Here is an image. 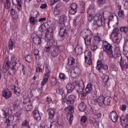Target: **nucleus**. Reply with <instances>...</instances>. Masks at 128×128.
<instances>
[{
    "mask_svg": "<svg viewBox=\"0 0 128 128\" xmlns=\"http://www.w3.org/2000/svg\"><path fill=\"white\" fill-rule=\"evenodd\" d=\"M20 61L16 57H12L10 61L6 58L2 66L3 72H6L8 70L10 76H14L20 68Z\"/></svg>",
    "mask_w": 128,
    "mask_h": 128,
    "instance_id": "f257e3e1",
    "label": "nucleus"
},
{
    "mask_svg": "<svg viewBox=\"0 0 128 128\" xmlns=\"http://www.w3.org/2000/svg\"><path fill=\"white\" fill-rule=\"evenodd\" d=\"M66 100V104L69 106L65 109L66 112H67L66 118L67 120H69L70 123L72 124V120H74V115H72V114L74 112V106H72V104H74L76 96L74 95H70L68 98H66V96H64L63 100Z\"/></svg>",
    "mask_w": 128,
    "mask_h": 128,
    "instance_id": "f03ea898",
    "label": "nucleus"
},
{
    "mask_svg": "<svg viewBox=\"0 0 128 128\" xmlns=\"http://www.w3.org/2000/svg\"><path fill=\"white\" fill-rule=\"evenodd\" d=\"M103 45L104 48V51L106 52L110 58H116L120 56V54H118V52H116L114 54H113L112 46L108 43V42L104 41L103 42Z\"/></svg>",
    "mask_w": 128,
    "mask_h": 128,
    "instance_id": "7ed1b4c3",
    "label": "nucleus"
},
{
    "mask_svg": "<svg viewBox=\"0 0 128 128\" xmlns=\"http://www.w3.org/2000/svg\"><path fill=\"white\" fill-rule=\"evenodd\" d=\"M53 49V50H52ZM44 50L46 52H50L52 50L51 52V56L52 58H56L58 56V54L60 53V51L58 50V48L54 46V42H50L45 46V48H44Z\"/></svg>",
    "mask_w": 128,
    "mask_h": 128,
    "instance_id": "20e7f679",
    "label": "nucleus"
},
{
    "mask_svg": "<svg viewBox=\"0 0 128 128\" xmlns=\"http://www.w3.org/2000/svg\"><path fill=\"white\" fill-rule=\"evenodd\" d=\"M73 84L75 86V88L78 94H82L84 92V84L82 80L74 81L73 82Z\"/></svg>",
    "mask_w": 128,
    "mask_h": 128,
    "instance_id": "39448f33",
    "label": "nucleus"
},
{
    "mask_svg": "<svg viewBox=\"0 0 128 128\" xmlns=\"http://www.w3.org/2000/svg\"><path fill=\"white\" fill-rule=\"evenodd\" d=\"M111 36L116 42H120L122 36L120 33V29L118 28H114Z\"/></svg>",
    "mask_w": 128,
    "mask_h": 128,
    "instance_id": "423d86ee",
    "label": "nucleus"
},
{
    "mask_svg": "<svg viewBox=\"0 0 128 128\" xmlns=\"http://www.w3.org/2000/svg\"><path fill=\"white\" fill-rule=\"evenodd\" d=\"M68 28L65 26H62L60 28L58 36L61 42L64 40V39L66 38V36H68Z\"/></svg>",
    "mask_w": 128,
    "mask_h": 128,
    "instance_id": "0eeeda50",
    "label": "nucleus"
},
{
    "mask_svg": "<svg viewBox=\"0 0 128 128\" xmlns=\"http://www.w3.org/2000/svg\"><path fill=\"white\" fill-rule=\"evenodd\" d=\"M48 26V24L47 22L45 24H42L38 28V31H34V32H35L36 34H38L39 36H43L42 33L46 31V30H52V28L50 27H46Z\"/></svg>",
    "mask_w": 128,
    "mask_h": 128,
    "instance_id": "6e6552de",
    "label": "nucleus"
},
{
    "mask_svg": "<svg viewBox=\"0 0 128 128\" xmlns=\"http://www.w3.org/2000/svg\"><path fill=\"white\" fill-rule=\"evenodd\" d=\"M94 24H96L98 26H104V22L102 20V14H97L94 17Z\"/></svg>",
    "mask_w": 128,
    "mask_h": 128,
    "instance_id": "1a4fd4ad",
    "label": "nucleus"
},
{
    "mask_svg": "<svg viewBox=\"0 0 128 128\" xmlns=\"http://www.w3.org/2000/svg\"><path fill=\"white\" fill-rule=\"evenodd\" d=\"M32 38L33 39V42L34 44H42V35L40 36L35 32H33Z\"/></svg>",
    "mask_w": 128,
    "mask_h": 128,
    "instance_id": "9d476101",
    "label": "nucleus"
},
{
    "mask_svg": "<svg viewBox=\"0 0 128 128\" xmlns=\"http://www.w3.org/2000/svg\"><path fill=\"white\" fill-rule=\"evenodd\" d=\"M120 58L119 62L120 66L122 70H126L128 68V60H126L124 57L120 55Z\"/></svg>",
    "mask_w": 128,
    "mask_h": 128,
    "instance_id": "9b49d317",
    "label": "nucleus"
},
{
    "mask_svg": "<svg viewBox=\"0 0 128 128\" xmlns=\"http://www.w3.org/2000/svg\"><path fill=\"white\" fill-rule=\"evenodd\" d=\"M48 29L46 32L45 34V40L46 42H50L54 38V33L52 32V29Z\"/></svg>",
    "mask_w": 128,
    "mask_h": 128,
    "instance_id": "f8f14e48",
    "label": "nucleus"
},
{
    "mask_svg": "<svg viewBox=\"0 0 128 128\" xmlns=\"http://www.w3.org/2000/svg\"><path fill=\"white\" fill-rule=\"evenodd\" d=\"M120 121L122 128H126V126H128V114H126V116L122 115L120 118Z\"/></svg>",
    "mask_w": 128,
    "mask_h": 128,
    "instance_id": "ddd939ff",
    "label": "nucleus"
},
{
    "mask_svg": "<svg viewBox=\"0 0 128 128\" xmlns=\"http://www.w3.org/2000/svg\"><path fill=\"white\" fill-rule=\"evenodd\" d=\"M81 34L84 38L92 36V32L88 28L83 30L81 32Z\"/></svg>",
    "mask_w": 128,
    "mask_h": 128,
    "instance_id": "4468645a",
    "label": "nucleus"
},
{
    "mask_svg": "<svg viewBox=\"0 0 128 128\" xmlns=\"http://www.w3.org/2000/svg\"><path fill=\"white\" fill-rule=\"evenodd\" d=\"M109 118L111 119L113 122H118V113L114 111L111 112L109 115Z\"/></svg>",
    "mask_w": 128,
    "mask_h": 128,
    "instance_id": "2eb2a0df",
    "label": "nucleus"
},
{
    "mask_svg": "<svg viewBox=\"0 0 128 128\" xmlns=\"http://www.w3.org/2000/svg\"><path fill=\"white\" fill-rule=\"evenodd\" d=\"M72 70L76 74H80V64L78 62V61L76 62L74 64H73V66H72Z\"/></svg>",
    "mask_w": 128,
    "mask_h": 128,
    "instance_id": "dca6fc26",
    "label": "nucleus"
},
{
    "mask_svg": "<svg viewBox=\"0 0 128 128\" xmlns=\"http://www.w3.org/2000/svg\"><path fill=\"white\" fill-rule=\"evenodd\" d=\"M66 88L68 94H72L74 88H76V86L74 84V82L72 83L69 82L66 85Z\"/></svg>",
    "mask_w": 128,
    "mask_h": 128,
    "instance_id": "f3484780",
    "label": "nucleus"
},
{
    "mask_svg": "<svg viewBox=\"0 0 128 128\" xmlns=\"http://www.w3.org/2000/svg\"><path fill=\"white\" fill-rule=\"evenodd\" d=\"M2 95L4 98L6 100H8V98H12V91L6 90H4L2 92Z\"/></svg>",
    "mask_w": 128,
    "mask_h": 128,
    "instance_id": "a211bd4d",
    "label": "nucleus"
},
{
    "mask_svg": "<svg viewBox=\"0 0 128 128\" xmlns=\"http://www.w3.org/2000/svg\"><path fill=\"white\" fill-rule=\"evenodd\" d=\"M33 116L37 122H40L42 118L40 117V112L38 110V108H35L33 112Z\"/></svg>",
    "mask_w": 128,
    "mask_h": 128,
    "instance_id": "6ab92c4d",
    "label": "nucleus"
},
{
    "mask_svg": "<svg viewBox=\"0 0 128 128\" xmlns=\"http://www.w3.org/2000/svg\"><path fill=\"white\" fill-rule=\"evenodd\" d=\"M23 103L24 108H26L28 112H30L31 110H32V108H34L32 107V102H26V100H24V101Z\"/></svg>",
    "mask_w": 128,
    "mask_h": 128,
    "instance_id": "aec40b11",
    "label": "nucleus"
},
{
    "mask_svg": "<svg viewBox=\"0 0 128 128\" xmlns=\"http://www.w3.org/2000/svg\"><path fill=\"white\" fill-rule=\"evenodd\" d=\"M105 98L106 97L104 96H100L98 97L96 100L98 106H104Z\"/></svg>",
    "mask_w": 128,
    "mask_h": 128,
    "instance_id": "412c9836",
    "label": "nucleus"
},
{
    "mask_svg": "<svg viewBox=\"0 0 128 128\" xmlns=\"http://www.w3.org/2000/svg\"><path fill=\"white\" fill-rule=\"evenodd\" d=\"M48 119L52 120L54 118V115L56 114V111L52 108H50L48 110Z\"/></svg>",
    "mask_w": 128,
    "mask_h": 128,
    "instance_id": "4be33fe9",
    "label": "nucleus"
},
{
    "mask_svg": "<svg viewBox=\"0 0 128 128\" xmlns=\"http://www.w3.org/2000/svg\"><path fill=\"white\" fill-rule=\"evenodd\" d=\"M88 14V22H92L94 20V17H92V16L94 14L92 12V10L91 9H88L87 11Z\"/></svg>",
    "mask_w": 128,
    "mask_h": 128,
    "instance_id": "5701e85b",
    "label": "nucleus"
},
{
    "mask_svg": "<svg viewBox=\"0 0 128 128\" xmlns=\"http://www.w3.org/2000/svg\"><path fill=\"white\" fill-rule=\"evenodd\" d=\"M85 90L88 94H92V82H88L87 84Z\"/></svg>",
    "mask_w": 128,
    "mask_h": 128,
    "instance_id": "b1692460",
    "label": "nucleus"
},
{
    "mask_svg": "<svg viewBox=\"0 0 128 128\" xmlns=\"http://www.w3.org/2000/svg\"><path fill=\"white\" fill-rule=\"evenodd\" d=\"M92 36H90V37L85 38H84L85 44L86 46H90L92 44Z\"/></svg>",
    "mask_w": 128,
    "mask_h": 128,
    "instance_id": "393cba45",
    "label": "nucleus"
},
{
    "mask_svg": "<svg viewBox=\"0 0 128 128\" xmlns=\"http://www.w3.org/2000/svg\"><path fill=\"white\" fill-rule=\"evenodd\" d=\"M15 44L16 43L12 41V40L10 39L8 43V46L9 50H12L13 48H16Z\"/></svg>",
    "mask_w": 128,
    "mask_h": 128,
    "instance_id": "a878e982",
    "label": "nucleus"
},
{
    "mask_svg": "<svg viewBox=\"0 0 128 128\" xmlns=\"http://www.w3.org/2000/svg\"><path fill=\"white\" fill-rule=\"evenodd\" d=\"M102 78L104 84V86H108V80H110V76L104 74L102 76Z\"/></svg>",
    "mask_w": 128,
    "mask_h": 128,
    "instance_id": "bb28decb",
    "label": "nucleus"
},
{
    "mask_svg": "<svg viewBox=\"0 0 128 128\" xmlns=\"http://www.w3.org/2000/svg\"><path fill=\"white\" fill-rule=\"evenodd\" d=\"M75 52L78 55L82 54V47H81L80 45H78L75 48Z\"/></svg>",
    "mask_w": 128,
    "mask_h": 128,
    "instance_id": "cd10ccee",
    "label": "nucleus"
},
{
    "mask_svg": "<svg viewBox=\"0 0 128 128\" xmlns=\"http://www.w3.org/2000/svg\"><path fill=\"white\" fill-rule=\"evenodd\" d=\"M84 56L85 62H86V60H88V58H92V52L90 50L85 51Z\"/></svg>",
    "mask_w": 128,
    "mask_h": 128,
    "instance_id": "c85d7f7f",
    "label": "nucleus"
},
{
    "mask_svg": "<svg viewBox=\"0 0 128 128\" xmlns=\"http://www.w3.org/2000/svg\"><path fill=\"white\" fill-rule=\"evenodd\" d=\"M76 62L78 61H76L74 58L69 57L68 58V66H73V64H76Z\"/></svg>",
    "mask_w": 128,
    "mask_h": 128,
    "instance_id": "c756f323",
    "label": "nucleus"
},
{
    "mask_svg": "<svg viewBox=\"0 0 128 128\" xmlns=\"http://www.w3.org/2000/svg\"><path fill=\"white\" fill-rule=\"evenodd\" d=\"M78 108L80 112H84L86 108V104H84V102H81L78 106Z\"/></svg>",
    "mask_w": 128,
    "mask_h": 128,
    "instance_id": "7c9ffc66",
    "label": "nucleus"
},
{
    "mask_svg": "<svg viewBox=\"0 0 128 128\" xmlns=\"http://www.w3.org/2000/svg\"><path fill=\"white\" fill-rule=\"evenodd\" d=\"M110 100H112V98L110 97L105 98L104 103V106H110Z\"/></svg>",
    "mask_w": 128,
    "mask_h": 128,
    "instance_id": "2f4dec72",
    "label": "nucleus"
},
{
    "mask_svg": "<svg viewBox=\"0 0 128 128\" xmlns=\"http://www.w3.org/2000/svg\"><path fill=\"white\" fill-rule=\"evenodd\" d=\"M68 20V17L66 15H63L60 17V22L61 24H64V22H66Z\"/></svg>",
    "mask_w": 128,
    "mask_h": 128,
    "instance_id": "473e14b6",
    "label": "nucleus"
},
{
    "mask_svg": "<svg viewBox=\"0 0 128 128\" xmlns=\"http://www.w3.org/2000/svg\"><path fill=\"white\" fill-rule=\"evenodd\" d=\"M50 84L52 86H56L58 84V80L54 77H52L50 79Z\"/></svg>",
    "mask_w": 128,
    "mask_h": 128,
    "instance_id": "72a5a7b5",
    "label": "nucleus"
},
{
    "mask_svg": "<svg viewBox=\"0 0 128 128\" xmlns=\"http://www.w3.org/2000/svg\"><path fill=\"white\" fill-rule=\"evenodd\" d=\"M12 108L14 110H16V108H18L20 106V101L18 100H16L13 103H12Z\"/></svg>",
    "mask_w": 128,
    "mask_h": 128,
    "instance_id": "f704fd0d",
    "label": "nucleus"
},
{
    "mask_svg": "<svg viewBox=\"0 0 128 128\" xmlns=\"http://www.w3.org/2000/svg\"><path fill=\"white\" fill-rule=\"evenodd\" d=\"M16 2H17V8L18 10H21L22 8V0H16Z\"/></svg>",
    "mask_w": 128,
    "mask_h": 128,
    "instance_id": "c9c22d12",
    "label": "nucleus"
},
{
    "mask_svg": "<svg viewBox=\"0 0 128 128\" xmlns=\"http://www.w3.org/2000/svg\"><path fill=\"white\" fill-rule=\"evenodd\" d=\"M29 20L30 22V24H32V26H34V24L38 22V20H36L32 16L30 17Z\"/></svg>",
    "mask_w": 128,
    "mask_h": 128,
    "instance_id": "e433bc0d",
    "label": "nucleus"
},
{
    "mask_svg": "<svg viewBox=\"0 0 128 128\" xmlns=\"http://www.w3.org/2000/svg\"><path fill=\"white\" fill-rule=\"evenodd\" d=\"M110 13L108 12H104L102 13V16L104 20H106L108 18L110 20V17L109 16Z\"/></svg>",
    "mask_w": 128,
    "mask_h": 128,
    "instance_id": "4c0bfd02",
    "label": "nucleus"
},
{
    "mask_svg": "<svg viewBox=\"0 0 128 128\" xmlns=\"http://www.w3.org/2000/svg\"><path fill=\"white\" fill-rule=\"evenodd\" d=\"M120 32H123V34H126L128 32V27L122 26L120 28Z\"/></svg>",
    "mask_w": 128,
    "mask_h": 128,
    "instance_id": "58836bf2",
    "label": "nucleus"
},
{
    "mask_svg": "<svg viewBox=\"0 0 128 128\" xmlns=\"http://www.w3.org/2000/svg\"><path fill=\"white\" fill-rule=\"evenodd\" d=\"M90 48L91 50L95 52V50H98V44L96 43H92Z\"/></svg>",
    "mask_w": 128,
    "mask_h": 128,
    "instance_id": "ea45409f",
    "label": "nucleus"
},
{
    "mask_svg": "<svg viewBox=\"0 0 128 128\" xmlns=\"http://www.w3.org/2000/svg\"><path fill=\"white\" fill-rule=\"evenodd\" d=\"M6 112L4 111V110H1L0 111V118H6L7 116Z\"/></svg>",
    "mask_w": 128,
    "mask_h": 128,
    "instance_id": "a19ab883",
    "label": "nucleus"
},
{
    "mask_svg": "<svg viewBox=\"0 0 128 128\" xmlns=\"http://www.w3.org/2000/svg\"><path fill=\"white\" fill-rule=\"evenodd\" d=\"M40 51H38L36 49H34V56H36V60H40V54H39Z\"/></svg>",
    "mask_w": 128,
    "mask_h": 128,
    "instance_id": "79ce46f5",
    "label": "nucleus"
},
{
    "mask_svg": "<svg viewBox=\"0 0 128 128\" xmlns=\"http://www.w3.org/2000/svg\"><path fill=\"white\" fill-rule=\"evenodd\" d=\"M11 3L10 0H6V2L4 4V7L6 10H8L10 8Z\"/></svg>",
    "mask_w": 128,
    "mask_h": 128,
    "instance_id": "37998d69",
    "label": "nucleus"
},
{
    "mask_svg": "<svg viewBox=\"0 0 128 128\" xmlns=\"http://www.w3.org/2000/svg\"><path fill=\"white\" fill-rule=\"evenodd\" d=\"M36 72H42L44 70H42V66L40 64H37L36 69Z\"/></svg>",
    "mask_w": 128,
    "mask_h": 128,
    "instance_id": "c03bdc74",
    "label": "nucleus"
},
{
    "mask_svg": "<svg viewBox=\"0 0 128 128\" xmlns=\"http://www.w3.org/2000/svg\"><path fill=\"white\" fill-rule=\"evenodd\" d=\"M43 78V80L42 82V86H44V84H46V82H48V80L50 77L44 76Z\"/></svg>",
    "mask_w": 128,
    "mask_h": 128,
    "instance_id": "a18cd8bd",
    "label": "nucleus"
},
{
    "mask_svg": "<svg viewBox=\"0 0 128 128\" xmlns=\"http://www.w3.org/2000/svg\"><path fill=\"white\" fill-rule=\"evenodd\" d=\"M56 92L58 94H60V96H62V98H64V92L63 90L58 89L56 90Z\"/></svg>",
    "mask_w": 128,
    "mask_h": 128,
    "instance_id": "49530a36",
    "label": "nucleus"
},
{
    "mask_svg": "<svg viewBox=\"0 0 128 128\" xmlns=\"http://www.w3.org/2000/svg\"><path fill=\"white\" fill-rule=\"evenodd\" d=\"M28 121L26 120H23L22 124V126H28V128H30V126H28Z\"/></svg>",
    "mask_w": 128,
    "mask_h": 128,
    "instance_id": "de8ad7c7",
    "label": "nucleus"
},
{
    "mask_svg": "<svg viewBox=\"0 0 128 128\" xmlns=\"http://www.w3.org/2000/svg\"><path fill=\"white\" fill-rule=\"evenodd\" d=\"M78 12V9H74L73 8H70L69 10V14H76Z\"/></svg>",
    "mask_w": 128,
    "mask_h": 128,
    "instance_id": "09e8293b",
    "label": "nucleus"
},
{
    "mask_svg": "<svg viewBox=\"0 0 128 128\" xmlns=\"http://www.w3.org/2000/svg\"><path fill=\"white\" fill-rule=\"evenodd\" d=\"M89 94H90V93H88V92H86L83 94L82 92V94H82L81 98L84 99V98H88V96Z\"/></svg>",
    "mask_w": 128,
    "mask_h": 128,
    "instance_id": "8fccbe9b",
    "label": "nucleus"
},
{
    "mask_svg": "<svg viewBox=\"0 0 128 128\" xmlns=\"http://www.w3.org/2000/svg\"><path fill=\"white\" fill-rule=\"evenodd\" d=\"M61 9H58L56 8H54V16H58L60 14V12Z\"/></svg>",
    "mask_w": 128,
    "mask_h": 128,
    "instance_id": "3c124183",
    "label": "nucleus"
},
{
    "mask_svg": "<svg viewBox=\"0 0 128 128\" xmlns=\"http://www.w3.org/2000/svg\"><path fill=\"white\" fill-rule=\"evenodd\" d=\"M50 70L49 68H46V74H44V76H47L48 78H50Z\"/></svg>",
    "mask_w": 128,
    "mask_h": 128,
    "instance_id": "603ef678",
    "label": "nucleus"
},
{
    "mask_svg": "<svg viewBox=\"0 0 128 128\" xmlns=\"http://www.w3.org/2000/svg\"><path fill=\"white\" fill-rule=\"evenodd\" d=\"M88 122V118L86 116H82L80 119V122L82 124L86 123Z\"/></svg>",
    "mask_w": 128,
    "mask_h": 128,
    "instance_id": "864d4df0",
    "label": "nucleus"
},
{
    "mask_svg": "<svg viewBox=\"0 0 128 128\" xmlns=\"http://www.w3.org/2000/svg\"><path fill=\"white\" fill-rule=\"evenodd\" d=\"M25 60L26 62H32V56L29 55L26 57Z\"/></svg>",
    "mask_w": 128,
    "mask_h": 128,
    "instance_id": "5fc2aeb1",
    "label": "nucleus"
},
{
    "mask_svg": "<svg viewBox=\"0 0 128 128\" xmlns=\"http://www.w3.org/2000/svg\"><path fill=\"white\" fill-rule=\"evenodd\" d=\"M55 47L58 48V50L60 53L62 52L64 50V46H58Z\"/></svg>",
    "mask_w": 128,
    "mask_h": 128,
    "instance_id": "6e6d98bb",
    "label": "nucleus"
},
{
    "mask_svg": "<svg viewBox=\"0 0 128 128\" xmlns=\"http://www.w3.org/2000/svg\"><path fill=\"white\" fill-rule=\"evenodd\" d=\"M118 16L120 18H123L124 16V10H120L118 13Z\"/></svg>",
    "mask_w": 128,
    "mask_h": 128,
    "instance_id": "4d7b16f0",
    "label": "nucleus"
},
{
    "mask_svg": "<svg viewBox=\"0 0 128 128\" xmlns=\"http://www.w3.org/2000/svg\"><path fill=\"white\" fill-rule=\"evenodd\" d=\"M94 40L95 42H100L102 41V38H100V36L98 35H96L94 38Z\"/></svg>",
    "mask_w": 128,
    "mask_h": 128,
    "instance_id": "13d9d810",
    "label": "nucleus"
},
{
    "mask_svg": "<svg viewBox=\"0 0 128 128\" xmlns=\"http://www.w3.org/2000/svg\"><path fill=\"white\" fill-rule=\"evenodd\" d=\"M22 115V112L20 111H18L15 114H14V116L18 118V120L20 118V116Z\"/></svg>",
    "mask_w": 128,
    "mask_h": 128,
    "instance_id": "bf43d9fd",
    "label": "nucleus"
},
{
    "mask_svg": "<svg viewBox=\"0 0 128 128\" xmlns=\"http://www.w3.org/2000/svg\"><path fill=\"white\" fill-rule=\"evenodd\" d=\"M120 110L122 112H126V104H122L120 106Z\"/></svg>",
    "mask_w": 128,
    "mask_h": 128,
    "instance_id": "052dcab7",
    "label": "nucleus"
},
{
    "mask_svg": "<svg viewBox=\"0 0 128 128\" xmlns=\"http://www.w3.org/2000/svg\"><path fill=\"white\" fill-rule=\"evenodd\" d=\"M70 8H74L75 10H77L78 8V4L76 3H72L70 4Z\"/></svg>",
    "mask_w": 128,
    "mask_h": 128,
    "instance_id": "680f3d73",
    "label": "nucleus"
},
{
    "mask_svg": "<svg viewBox=\"0 0 128 128\" xmlns=\"http://www.w3.org/2000/svg\"><path fill=\"white\" fill-rule=\"evenodd\" d=\"M106 2V0H98L97 4L98 6H102V4H104Z\"/></svg>",
    "mask_w": 128,
    "mask_h": 128,
    "instance_id": "e2e57ef3",
    "label": "nucleus"
},
{
    "mask_svg": "<svg viewBox=\"0 0 128 128\" xmlns=\"http://www.w3.org/2000/svg\"><path fill=\"white\" fill-rule=\"evenodd\" d=\"M59 76L60 80H66V74H64L63 73H60Z\"/></svg>",
    "mask_w": 128,
    "mask_h": 128,
    "instance_id": "0e129e2a",
    "label": "nucleus"
},
{
    "mask_svg": "<svg viewBox=\"0 0 128 128\" xmlns=\"http://www.w3.org/2000/svg\"><path fill=\"white\" fill-rule=\"evenodd\" d=\"M88 64H89L90 66H92V60L90 58H88L86 60V62Z\"/></svg>",
    "mask_w": 128,
    "mask_h": 128,
    "instance_id": "69168bd1",
    "label": "nucleus"
},
{
    "mask_svg": "<svg viewBox=\"0 0 128 128\" xmlns=\"http://www.w3.org/2000/svg\"><path fill=\"white\" fill-rule=\"evenodd\" d=\"M60 0H50V2L51 6H54L55 4H56L58 2H60Z\"/></svg>",
    "mask_w": 128,
    "mask_h": 128,
    "instance_id": "338daca9",
    "label": "nucleus"
},
{
    "mask_svg": "<svg viewBox=\"0 0 128 128\" xmlns=\"http://www.w3.org/2000/svg\"><path fill=\"white\" fill-rule=\"evenodd\" d=\"M62 3L58 2L56 5L55 8H58V10H60V8H62Z\"/></svg>",
    "mask_w": 128,
    "mask_h": 128,
    "instance_id": "774afa93",
    "label": "nucleus"
}]
</instances>
